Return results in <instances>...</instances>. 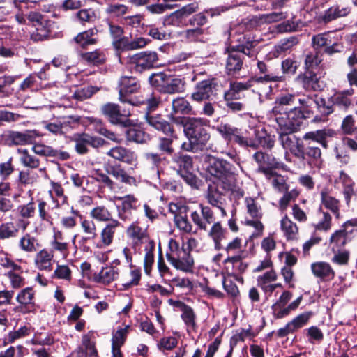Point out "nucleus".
Here are the masks:
<instances>
[{
	"mask_svg": "<svg viewBox=\"0 0 357 357\" xmlns=\"http://www.w3.org/2000/svg\"><path fill=\"white\" fill-rule=\"evenodd\" d=\"M296 100V96L293 93H282L275 100L274 106L268 114V119L273 123H284L287 121H302L304 114L301 109L294 107L288 109L291 106Z\"/></svg>",
	"mask_w": 357,
	"mask_h": 357,
	"instance_id": "obj_1",
	"label": "nucleus"
},
{
	"mask_svg": "<svg viewBox=\"0 0 357 357\" xmlns=\"http://www.w3.org/2000/svg\"><path fill=\"white\" fill-rule=\"evenodd\" d=\"M302 121L278 123L274 126L278 134V140L282 147L296 157L303 142L294 133L299 130Z\"/></svg>",
	"mask_w": 357,
	"mask_h": 357,
	"instance_id": "obj_2",
	"label": "nucleus"
},
{
	"mask_svg": "<svg viewBox=\"0 0 357 357\" xmlns=\"http://www.w3.org/2000/svg\"><path fill=\"white\" fill-rule=\"evenodd\" d=\"M217 131L228 142H234L243 147L258 148V142L255 139L257 132L254 128L242 131L231 124L220 123L217 127Z\"/></svg>",
	"mask_w": 357,
	"mask_h": 357,
	"instance_id": "obj_3",
	"label": "nucleus"
},
{
	"mask_svg": "<svg viewBox=\"0 0 357 357\" xmlns=\"http://www.w3.org/2000/svg\"><path fill=\"white\" fill-rule=\"evenodd\" d=\"M208 123V121L203 118L186 117L181 120L184 133L188 140L202 148L210 139V134L204 127Z\"/></svg>",
	"mask_w": 357,
	"mask_h": 357,
	"instance_id": "obj_4",
	"label": "nucleus"
},
{
	"mask_svg": "<svg viewBox=\"0 0 357 357\" xmlns=\"http://www.w3.org/2000/svg\"><path fill=\"white\" fill-rule=\"evenodd\" d=\"M155 52H142L128 58V63L135 71L142 73L154 67L158 61Z\"/></svg>",
	"mask_w": 357,
	"mask_h": 357,
	"instance_id": "obj_5",
	"label": "nucleus"
},
{
	"mask_svg": "<svg viewBox=\"0 0 357 357\" xmlns=\"http://www.w3.org/2000/svg\"><path fill=\"white\" fill-rule=\"evenodd\" d=\"M39 136L40 134L36 130H27L24 132L8 130L2 135V139L9 146H24L31 144Z\"/></svg>",
	"mask_w": 357,
	"mask_h": 357,
	"instance_id": "obj_6",
	"label": "nucleus"
},
{
	"mask_svg": "<svg viewBox=\"0 0 357 357\" xmlns=\"http://www.w3.org/2000/svg\"><path fill=\"white\" fill-rule=\"evenodd\" d=\"M348 226L357 227V218L346 221L340 229L331 233L328 238V245L331 250L343 248L351 239L349 236L347 227Z\"/></svg>",
	"mask_w": 357,
	"mask_h": 357,
	"instance_id": "obj_7",
	"label": "nucleus"
},
{
	"mask_svg": "<svg viewBox=\"0 0 357 357\" xmlns=\"http://www.w3.org/2000/svg\"><path fill=\"white\" fill-rule=\"evenodd\" d=\"M100 111L112 124L124 127L129 125L130 121L127 117L130 116V112L126 113L125 111L121 112L119 106L115 103L104 104L102 105Z\"/></svg>",
	"mask_w": 357,
	"mask_h": 357,
	"instance_id": "obj_8",
	"label": "nucleus"
},
{
	"mask_svg": "<svg viewBox=\"0 0 357 357\" xmlns=\"http://www.w3.org/2000/svg\"><path fill=\"white\" fill-rule=\"evenodd\" d=\"M72 141L75 142V151L79 154H86L89 151V146L98 148L105 142L102 138L93 137L85 132L73 135Z\"/></svg>",
	"mask_w": 357,
	"mask_h": 357,
	"instance_id": "obj_9",
	"label": "nucleus"
},
{
	"mask_svg": "<svg viewBox=\"0 0 357 357\" xmlns=\"http://www.w3.org/2000/svg\"><path fill=\"white\" fill-rule=\"evenodd\" d=\"M215 183L226 192H230L231 195L236 199L243 197L244 192L240 186L236 176L229 170L225 175L220 177Z\"/></svg>",
	"mask_w": 357,
	"mask_h": 357,
	"instance_id": "obj_10",
	"label": "nucleus"
},
{
	"mask_svg": "<svg viewBox=\"0 0 357 357\" xmlns=\"http://www.w3.org/2000/svg\"><path fill=\"white\" fill-rule=\"evenodd\" d=\"M313 313L312 312H304L299 314L291 321L288 322L284 327L278 329L277 335L279 337H284L289 333H294L307 325Z\"/></svg>",
	"mask_w": 357,
	"mask_h": 357,
	"instance_id": "obj_11",
	"label": "nucleus"
},
{
	"mask_svg": "<svg viewBox=\"0 0 357 357\" xmlns=\"http://www.w3.org/2000/svg\"><path fill=\"white\" fill-rule=\"evenodd\" d=\"M141 85L139 80L134 77L123 76L119 80V100L123 102L132 104L126 96L138 92Z\"/></svg>",
	"mask_w": 357,
	"mask_h": 357,
	"instance_id": "obj_12",
	"label": "nucleus"
},
{
	"mask_svg": "<svg viewBox=\"0 0 357 357\" xmlns=\"http://www.w3.org/2000/svg\"><path fill=\"white\" fill-rule=\"evenodd\" d=\"M321 155V151L319 147L308 145L305 148L303 144L296 158L306 160L312 167L319 168L322 164Z\"/></svg>",
	"mask_w": 357,
	"mask_h": 357,
	"instance_id": "obj_13",
	"label": "nucleus"
},
{
	"mask_svg": "<svg viewBox=\"0 0 357 357\" xmlns=\"http://www.w3.org/2000/svg\"><path fill=\"white\" fill-rule=\"evenodd\" d=\"M217 84L214 78L207 79L197 83L195 91L192 93L193 100L201 102L209 99L215 90Z\"/></svg>",
	"mask_w": 357,
	"mask_h": 357,
	"instance_id": "obj_14",
	"label": "nucleus"
},
{
	"mask_svg": "<svg viewBox=\"0 0 357 357\" xmlns=\"http://www.w3.org/2000/svg\"><path fill=\"white\" fill-rule=\"evenodd\" d=\"M201 209L200 215L197 211H193L191 213V219L194 224L201 230H206L208 225H211L215 220V216L213 211L208 206L199 205Z\"/></svg>",
	"mask_w": 357,
	"mask_h": 357,
	"instance_id": "obj_15",
	"label": "nucleus"
},
{
	"mask_svg": "<svg viewBox=\"0 0 357 357\" xmlns=\"http://www.w3.org/2000/svg\"><path fill=\"white\" fill-rule=\"evenodd\" d=\"M120 226L121 223L117 220L107 223L101 230L100 241L97 243L96 247L104 248L109 246L112 243L116 230Z\"/></svg>",
	"mask_w": 357,
	"mask_h": 357,
	"instance_id": "obj_16",
	"label": "nucleus"
},
{
	"mask_svg": "<svg viewBox=\"0 0 357 357\" xmlns=\"http://www.w3.org/2000/svg\"><path fill=\"white\" fill-rule=\"evenodd\" d=\"M107 154L116 160L128 165H135L137 162V156L134 151L121 146L112 148Z\"/></svg>",
	"mask_w": 357,
	"mask_h": 357,
	"instance_id": "obj_17",
	"label": "nucleus"
},
{
	"mask_svg": "<svg viewBox=\"0 0 357 357\" xmlns=\"http://www.w3.org/2000/svg\"><path fill=\"white\" fill-rule=\"evenodd\" d=\"M118 199L121 201V206L118 211L119 218L123 221L130 220L131 211L137 209L139 206L138 199L132 195L121 197Z\"/></svg>",
	"mask_w": 357,
	"mask_h": 357,
	"instance_id": "obj_18",
	"label": "nucleus"
},
{
	"mask_svg": "<svg viewBox=\"0 0 357 357\" xmlns=\"http://www.w3.org/2000/svg\"><path fill=\"white\" fill-rule=\"evenodd\" d=\"M106 171L107 173L112 176L116 181L128 185H137L136 178L129 175L121 165H110L107 168Z\"/></svg>",
	"mask_w": 357,
	"mask_h": 357,
	"instance_id": "obj_19",
	"label": "nucleus"
},
{
	"mask_svg": "<svg viewBox=\"0 0 357 357\" xmlns=\"http://www.w3.org/2000/svg\"><path fill=\"white\" fill-rule=\"evenodd\" d=\"M313 275L324 281L332 280L335 275L331 264L326 261H317L311 264Z\"/></svg>",
	"mask_w": 357,
	"mask_h": 357,
	"instance_id": "obj_20",
	"label": "nucleus"
},
{
	"mask_svg": "<svg viewBox=\"0 0 357 357\" xmlns=\"http://www.w3.org/2000/svg\"><path fill=\"white\" fill-rule=\"evenodd\" d=\"M321 203L327 209L330 210L336 218L340 216V200L333 197L327 188H324L320 192Z\"/></svg>",
	"mask_w": 357,
	"mask_h": 357,
	"instance_id": "obj_21",
	"label": "nucleus"
},
{
	"mask_svg": "<svg viewBox=\"0 0 357 357\" xmlns=\"http://www.w3.org/2000/svg\"><path fill=\"white\" fill-rule=\"evenodd\" d=\"M351 13V8L348 6L333 5L326 10L320 16V20L324 23H328L340 17L347 16Z\"/></svg>",
	"mask_w": 357,
	"mask_h": 357,
	"instance_id": "obj_22",
	"label": "nucleus"
},
{
	"mask_svg": "<svg viewBox=\"0 0 357 357\" xmlns=\"http://www.w3.org/2000/svg\"><path fill=\"white\" fill-rule=\"evenodd\" d=\"M252 80L246 82H231L229 88L224 93L225 100H238L241 98V93L250 89L252 84Z\"/></svg>",
	"mask_w": 357,
	"mask_h": 357,
	"instance_id": "obj_23",
	"label": "nucleus"
},
{
	"mask_svg": "<svg viewBox=\"0 0 357 357\" xmlns=\"http://www.w3.org/2000/svg\"><path fill=\"white\" fill-rule=\"evenodd\" d=\"M260 172L264 173L266 178L270 180L275 190L280 192H284L289 190V185L284 176L265 167H261Z\"/></svg>",
	"mask_w": 357,
	"mask_h": 357,
	"instance_id": "obj_24",
	"label": "nucleus"
},
{
	"mask_svg": "<svg viewBox=\"0 0 357 357\" xmlns=\"http://www.w3.org/2000/svg\"><path fill=\"white\" fill-rule=\"evenodd\" d=\"M208 162L207 171L217 181L231 169L230 164L224 160L213 158L209 160Z\"/></svg>",
	"mask_w": 357,
	"mask_h": 357,
	"instance_id": "obj_25",
	"label": "nucleus"
},
{
	"mask_svg": "<svg viewBox=\"0 0 357 357\" xmlns=\"http://www.w3.org/2000/svg\"><path fill=\"white\" fill-rule=\"evenodd\" d=\"M335 135V132L332 129H322L306 132L303 139L316 142L326 149L328 147L326 138L333 137Z\"/></svg>",
	"mask_w": 357,
	"mask_h": 357,
	"instance_id": "obj_26",
	"label": "nucleus"
},
{
	"mask_svg": "<svg viewBox=\"0 0 357 357\" xmlns=\"http://www.w3.org/2000/svg\"><path fill=\"white\" fill-rule=\"evenodd\" d=\"M353 89H349L335 93L331 97V101L333 106L347 110L352 104L351 96L354 95Z\"/></svg>",
	"mask_w": 357,
	"mask_h": 357,
	"instance_id": "obj_27",
	"label": "nucleus"
},
{
	"mask_svg": "<svg viewBox=\"0 0 357 357\" xmlns=\"http://www.w3.org/2000/svg\"><path fill=\"white\" fill-rule=\"evenodd\" d=\"M243 257L244 256L234 257L230 259H224L223 264L229 275H238L246 271L248 264L243 261Z\"/></svg>",
	"mask_w": 357,
	"mask_h": 357,
	"instance_id": "obj_28",
	"label": "nucleus"
},
{
	"mask_svg": "<svg viewBox=\"0 0 357 357\" xmlns=\"http://www.w3.org/2000/svg\"><path fill=\"white\" fill-rule=\"evenodd\" d=\"M280 229L287 241L298 239L299 229L296 223L293 222L287 215L280 220Z\"/></svg>",
	"mask_w": 357,
	"mask_h": 357,
	"instance_id": "obj_29",
	"label": "nucleus"
},
{
	"mask_svg": "<svg viewBox=\"0 0 357 357\" xmlns=\"http://www.w3.org/2000/svg\"><path fill=\"white\" fill-rule=\"evenodd\" d=\"M224 251L227 255L225 259L245 256V246L243 245L242 238L239 237L234 238L226 245Z\"/></svg>",
	"mask_w": 357,
	"mask_h": 357,
	"instance_id": "obj_30",
	"label": "nucleus"
},
{
	"mask_svg": "<svg viewBox=\"0 0 357 357\" xmlns=\"http://www.w3.org/2000/svg\"><path fill=\"white\" fill-rule=\"evenodd\" d=\"M226 234L227 229L220 222H214L210 228L208 236L213 241L215 250L222 248V241L226 238Z\"/></svg>",
	"mask_w": 357,
	"mask_h": 357,
	"instance_id": "obj_31",
	"label": "nucleus"
},
{
	"mask_svg": "<svg viewBox=\"0 0 357 357\" xmlns=\"http://www.w3.org/2000/svg\"><path fill=\"white\" fill-rule=\"evenodd\" d=\"M54 255L52 252L44 248L38 252L34 258L36 266L39 270H51Z\"/></svg>",
	"mask_w": 357,
	"mask_h": 357,
	"instance_id": "obj_32",
	"label": "nucleus"
},
{
	"mask_svg": "<svg viewBox=\"0 0 357 357\" xmlns=\"http://www.w3.org/2000/svg\"><path fill=\"white\" fill-rule=\"evenodd\" d=\"M169 263L177 270L189 273L192 271L194 260L189 251H188L175 259L170 261Z\"/></svg>",
	"mask_w": 357,
	"mask_h": 357,
	"instance_id": "obj_33",
	"label": "nucleus"
},
{
	"mask_svg": "<svg viewBox=\"0 0 357 357\" xmlns=\"http://www.w3.org/2000/svg\"><path fill=\"white\" fill-rule=\"evenodd\" d=\"M243 66L241 54L234 50L229 53L226 61V70L228 75H234L239 72Z\"/></svg>",
	"mask_w": 357,
	"mask_h": 357,
	"instance_id": "obj_34",
	"label": "nucleus"
},
{
	"mask_svg": "<svg viewBox=\"0 0 357 357\" xmlns=\"http://www.w3.org/2000/svg\"><path fill=\"white\" fill-rule=\"evenodd\" d=\"M219 188L215 183L213 185H209L206 195L208 204L215 207H221L225 202V196L219 190Z\"/></svg>",
	"mask_w": 357,
	"mask_h": 357,
	"instance_id": "obj_35",
	"label": "nucleus"
},
{
	"mask_svg": "<svg viewBox=\"0 0 357 357\" xmlns=\"http://www.w3.org/2000/svg\"><path fill=\"white\" fill-rule=\"evenodd\" d=\"M318 219L312 223L313 227L317 231L328 232L332 228V216L326 211H319Z\"/></svg>",
	"mask_w": 357,
	"mask_h": 357,
	"instance_id": "obj_36",
	"label": "nucleus"
},
{
	"mask_svg": "<svg viewBox=\"0 0 357 357\" xmlns=\"http://www.w3.org/2000/svg\"><path fill=\"white\" fill-rule=\"evenodd\" d=\"M181 310L182 312L181 319L185 324L188 331H195L197 328L196 323V314L192 308L184 303H181Z\"/></svg>",
	"mask_w": 357,
	"mask_h": 357,
	"instance_id": "obj_37",
	"label": "nucleus"
},
{
	"mask_svg": "<svg viewBox=\"0 0 357 357\" xmlns=\"http://www.w3.org/2000/svg\"><path fill=\"white\" fill-rule=\"evenodd\" d=\"M145 118L149 125L164 134L169 135L173 130L170 123L160 116L146 115Z\"/></svg>",
	"mask_w": 357,
	"mask_h": 357,
	"instance_id": "obj_38",
	"label": "nucleus"
},
{
	"mask_svg": "<svg viewBox=\"0 0 357 357\" xmlns=\"http://www.w3.org/2000/svg\"><path fill=\"white\" fill-rule=\"evenodd\" d=\"M303 84V87L306 90H317L319 86L318 84L319 78L315 73L310 70L307 71L303 75H300L297 77Z\"/></svg>",
	"mask_w": 357,
	"mask_h": 357,
	"instance_id": "obj_39",
	"label": "nucleus"
},
{
	"mask_svg": "<svg viewBox=\"0 0 357 357\" xmlns=\"http://www.w3.org/2000/svg\"><path fill=\"white\" fill-rule=\"evenodd\" d=\"M20 231V227L13 222H6L0 224V241L15 238Z\"/></svg>",
	"mask_w": 357,
	"mask_h": 357,
	"instance_id": "obj_40",
	"label": "nucleus"
},
{
	"mask_svg": "<svg viewBox=\"0 0 357 357\" xmlns=\"http://www.w3.org/2000/svg\"><path fill=\"white\" fill-rule=\"evenodd\" d=\"M90 217L98 222H110L112 218V213L105 206L100 205L93 208L90 211Z\"/></svg>",
	"mask_w": 357,
	"mask_h": 357,
	"instance_id": "obj_41",
	"label": "nucleus"
},
{
	"mask_svg": "<svg viewBox=\"0 0 357 357\" xmlns=\"http://www.w3.org/2000/svg\"><path fill=\"white\" fill-rule=\"evenodd\" d=\"M126 233L135 243H142L148 237L146 230L140 227L137 222H132L128 227Z\"/></svg>",
	"mask_w": 357,
	"mask_h": 357,
	"instance_id": "obj_42",
	"label": "nucleus"
},
{
	"mask_svg": "<svg viewBox=\"0 0 357 357\" xmlns=\"http://www.w3.org/2000/svg\"><path fill=\"white\" fill-rule=\"evenodd\" d=\"M36 291L32 287H26L20 290L16 296L17 302L24 307L33 305Z\"/></svg>",
	"mask_w": 357,
	"mask_h": 357,
	"instance_id": "obj_43",
	"label": "nucleus"
},
{
	"mask_svg": "<svg viewBox=\"0 0 357 357\" xmlns=\"http://www.w3.org/2000/svg\"><path fill=\"white\" fill-rule=\"evenodd\" d=\"M141 278L140 271L129 268L121 275L120 280L126 287L137 285Z\"/></svg>",
	"mask_w": 357,
	"mask_h": 357,
	"instance_id": "obj_44",
	"label": "nucleus"
},
{
	"mask_svg": "<svg viewBox=\"0 0 357 357\" xmlns=\"http://www.w3.org/2000/svg\"><path fill=\"white\" fill-rule=\"evenodd\" d=\"M286 17L287 14L285 13H272L266 15H259V16H255L251 20V22L256 25H260L264 23L276 22Z\"/></svg>",
	"mask_w": 357,
	"mask_h": 357,
	"instance_id": "obj_45",
	"label": "nucleus"
},
{
	"mask_svg": "<svg viewBox=\"0 0 357 357\" xmlns=\"http://www.w3.org/2000/svg\"><path fill=\"white\" fill-rule=\"evenodd\" d=\"M98 33L96 29H91L79 33L75 38V41L81 47H85L89 45L96 43L97 39L94 38Z\"/></svg>",
	"mask_w": 357,
	"mask_h": 357,
	"instance_id": "obj_46",
	"label": "nucleus"
},
{
	"mask_svg": "<svg viewBox=\"0 0 357 357\" xmlns=\"http://www.w3.org/2000/svg\"><path fill=\"white\" fill-rule=\"evenodd\" d=\"M169 134L170 135L169 137H160L158 139V148L162 153L171 155L174 152L172 144L174 140L178 139V137L174 133V130Z\"/></svg>",
	"mask_w": 357,
	"mask_h": 357,
	"instance_id": "obj_47",
	"label": "nucleus"
},
{
	"mask_svg": "<svg viewBox=\"0 0 357 357\" xmlns=\"http://www.w3.org/2000/svg\"><path fill=\"white\" fill-rule=\"evenodd\" d=\"M186 252L188 250L185 247V243H183L181 246L176 240L171 238L168 243V251L166 254L167 259L169 262Z\"/></svg>",
	"mask_w": 357,
	"mask_h": 357,
	"instance_id": "obj_48",
	"label": "nucleus"
},
{
	"mask_svg": "<svg viewBox=\"0 0 357 357\" xmlns=\"http://www.w3.org/2000/svg\"><path fill=\"white\" fill-rule=\"evenodd\" d=\"M186 252L188 250L185 247V243H183L181 246L176 240L171 238L168 243V251L166 254L167 259L169 262Z\"/></svg>",
	"mask_w": 357,
	"mask_h": 357,
	"instance_id": "obj_49",
	"label": "nucleus"
},
{
	"mask_svg": "<svg viewBox=\"0 0 357 357\" xmlns=\"http://www.w3.org/2000/svg\"><path fill=\"white\" fill-rule=\"evenodd\" d=\"M89 121L91 123H93L97 126L96 130L99 134L105 136L107 139L114 142L121 143L122 142V138L120 135H118L112 131H110L107 130L106 128L102 126V121L100 119L96 118H89Z\"/></svg>",
	"mask_w": 357,
	"mask_h": 357,
	"instance_id": "obj_50",
	"label": "nucleus"
},
{
	"mask_svg": "<svg viewBox=\"0 0 357 357\" xmlns=\"http://www.w3.org/2000/svg\"><path fill=\"white\" fill-rule=\"evenodd\" d=\"M17 153L20 155V162L26 167L36 169L40 165V160L31 155L26 149H18Z\"/></svg>",
	"mask_w": 357,
	"mask_h": 357,
	"instance_id": "obj_51",
	"label": "nucleus"
},
{
	"mask_svg": "<svg viewBox=\"0 0 357 357\" xmlns=\"http://www.w3.org/2000/svg\"><path fill=\"white\" fill-rule=\"evenodd\" d=\"M245 204L247 213L252 219H261L263 216L261 206L257 203V200L252 197H246Z\"/></svg>",
	"mask_w": 357,
	"mask_h": 357,
	"instance_id": "obj_52",
	"label": "nucleus"
},
{
	"mask_svg": "<svg viewBox=\"0 0 357 357\" xmlns=\"http://www.w3.org/2000/svg\"><path fill=\"white\" fill-rule=\"evenodd\" d=\"M36 238L29 233H26L19 239L18 246L24 252H33L36 250Z\"/></svg>",
	"mask_w": 357,
	"mask_h": 357,
	"instance_id": "obj_53",
	"label": "nucleus"
},
{
	"mask_svg": "<svg viewBox=\"0 0 357 357\" xmlns=\"http://www.w3.org/2000/svg\"><path fill=\"white\" fill-rule=\"evenodd\" d=\"M333 254L331 261L339 266H347L350 259V251L343 248L331 250Z\"/></svg>",
	"mask_w": 357,
	"mask_h": 357,
	"instance_id": "obj_54",
	"label": "nucleus"
},
{
	"mask_svg": "<svg viewBox=\"0 0 357 357\" xmlns=\"http://www.w3.org/2000/svg\"><path fill=\"white\" fill-rule=\"evenodd\" d=\"M172 111L174 114H191L192 107L184 98H177L172 101Z\"/></svg>",
	"mask_w": 357,
	"mask_h": 357,
	"instance_id": "obj_55",
	"label": "nucleus"
},
{
	"mask_svg": "<svg viewBox=\"0 0 357 357\" xmlns=\"http://www.w3.org/2000/svg\"><path fill=\"white\" fill-rule=\"evenodd\" d=\"M119 277V272L114 267L102 268L98 274V281L104 284L111 283Z\"/></svg>",
	"mask_w": 357,
	"mask_h": 357,
	"instance_id": "obj_56",
	"label": "nucleus"
},
{
	"mask_svg": "<svg viewBox=\"0 0 357 357\" xmlns=\"http://www.w3.org/2000/svg\"><path fill=\"white\" fill-rule=\"evenodd\" d=\"M80 225L85 234L84 237L85 241L94 240L97 237V227L92 220L84 219L81 222Z\"/></svg>",
	"mask_w": 357,
	"mask_h": 357,
	"instance_id": "obj_57",
	"label": "nucleus"
},
{
	"mask_svg": "<svg viewBox=\"0 0 357 357\" xmlns=\"http://www.w3.org/2000/svg\"><path fill=\"white\" fill-rule=\"evenodd\" d=\"M169 77V76L164 73L153 74L149 77V82L151 86L155 87L160 92L164 93Z\"/></svg>",
	"mask_w": 357,
	"mask_h": 357,
	"instance_id": "obj_58",
	"label": "nucleus"
},
{
	"mask_svg": "<svg viewBox=\"0 0 357 357\" xmlns=\"http://www.w3.org/2000/svg\"><path fill=\"white\" fill-rule=\"evenodd\" d=\"M96 354L97 351L94 343L91 341L88 335H84L78 357L93 356H96Z\"/></svg>",
	"mask_w": 357,
	"mask_h": 357,
	"instance_id": "obj_59",
	"label": "nucleus"
},
{
	"mask_svg": "<svg viewBox=\"0 0 357 357\" xmlns=\"http://www.w3.org/2000/svg\"><path fill=\"white\" fill-rule=\"evenodd\" d=\"M172 160L178 167V173L190 170L192 167V158L187 155L176 154L173 157Z\"/></svg>",
	"mask_w": 357,
	"mask_h": 357,
	"instance_id": "obj_60",
	"label": "nucleus"
},
{
	"mask_svg": "<svg viewBox=\"0 0 357 357\" xmlns=\"http://www.w3.org/2000/svg\"><path fill=\"white\" fill-rule=\"evenodd\" d=\"M185 90V82L179 78H168L167 86L164 93L173 94L176 93H181Z\"/></svg>",
	"mask_w": 357,
	"mask_h": 357,
	"instance_id": "obj_61",
	"label": "nucleus"
},
{
	"mask_svg": "<svg viewBox=\"0 0 357 357\" xmlns=\"http://www.w3.org/2000/svg\"><path fill=\"white\" fill-rule=\"evenodd\" d=\"M126 138L130 142L144 143L149 139V135L139 128H131L126 131Z\"/></svg>",
	"mask_w": 357,
	"mask_h": 357,
	"instance_id": "obj_62",
	"label": "nucleus"
},
{
	"mask_svg": "<svg viewBox=\"0 0 357 357\" xmlns=\"http://www.w3.org/2000/svg\"><path fill=\"white\" fill-rule=\"evenodd\" d=\"M155 248V243L153 241H149L146 245L145 250L146 254L144 257V270L147 274H149L154 263L153 250Z\"/></svg>",
	"mask_w": 357,
	"mask_h": 357,
	"instance_id": "obj_63",
	"label": "nucleus"
},
{
	"mask_svg": "<svg viewBox=\"0 0 357 357\" xmlns=\"http://www.w3.org/2000/svg\"><path fill=\"white\" fill-rule=\"evenodd\" d=\"M146 165L150 167L157 176L160 174V166L162 158L158 153H147L144 155Z\"/></svg>",
	"mask_w": 357,
	"mask_h": 357,
	"instance_id": "obj_64",
	"label": "nucleus"
}]
</instances>
